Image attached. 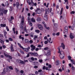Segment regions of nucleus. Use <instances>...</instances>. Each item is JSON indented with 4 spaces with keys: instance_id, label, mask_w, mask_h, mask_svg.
Returning <instances> with one entry per match:
<instances>
[{
    "instance_id": "f257e3e1",
    "label": "nucleus",
    "mask_w": 75,
    "mask_h": 75,
    "mask_svg": "<svg viewBox=\"0 0 75 75\" xmlns=\"http://www.w3.org/2000/svg\"><path fill=\"white\" fill-rule=\"evenodd\" d=\"M45 11L46 12L44 16V19L45 20L47 21L48 20V16H47V14H48L50 12V9L48 8L47 9H46L45 10Z\"/></svg>"
},
{
    "instance_id": "f03ea898",
    "label": "nucleus",
    "mask_w": 75,
    "mask_h": 75,
    "mask_svg": "<svg viewBox=\"0 0 75 75\" xmlns=\"http://www.w3.org/2000/svg\"><path fill=\"white\" fill-rule=\"evenodd\" d=\"M24 61L20 59H18L17 60V62H18V63H19V64H23V65H25V62H28V60H24Z\"/></svg>"
},
{
    "instance_id": "7ed1b4c3",
    "label": "nucleus",
    "mask_w": 75,
    "mask_h": 75,
    "mask_svg": "<svg viewBox=\"0 0 75 75\" xmlns=\"http://www.w3.org/2000/svg\"><path fill=\"white\" fill-rule=\"evenodd\" d=\"M60 57L61 59H64V57H65V54L64 52L63 51H62L60 52Z\"/></svg>"
},
{
    "instance_id": "20e7f679",
    "label": "nucleus",
    "mask_w": 75,
    "mask_h": 75,
    "mask_svg": "<svg viewBox=\"0 0 75 75\" xmlns=\"http://www.w3.org/2000/svg\"><path fill=\"white\" fill-rule=\"evenodd\" d=\"M65 45L64 44V43H62L61 44V45L60 46V47H58V49L59 50V52L58 53H60V47L61 48L62 47L63 49V50H64L65 49Z\"/></svg>"
},
{
    "instance_id": "39448f33",
    "label": "nucleus",
    "mask_w": 75,
    "mask_h": 75,
    "mask_svg": "<svg viewBox=\"0 0 75 75\" xmlns=\"http://www.w3.org/2000/svg\"><path fill=\"white\" fill-rule=\"evenodd\" d=\"M53 28L54 31H56L57 30V27H58V24L56 23H54L53 24Z\"/></svg>"
},
{
    "instance_id": "423d86ee",
    "label": "nucleus",
    "mask_w": 75,
    "mask_h": 75,
    "mask_svg": "<svg viewBox=\"0 0 75 75\" xmlns=\"http://www.w3.org/2000/svg\"><path fill=\"white\" fill-rule=\"evenodd\" d=\"M29 54L30 55H33V56H35V57H37V56H38V53H32L31 52H29Z\"/></svg>"
},
{
    "instance_id": "0eeeda50",
    "label": "nucleus",
    "mask_w": 75,
    "mask_h": 75,
    "mask_svg": "<svg viewBox=\"0 0 75 75\" xmlns=\"http://www.w3.org/2000/svg\"><path fill=\"white\" fill-rule=\"evenodd\" d=\"M68 27H65L64 29V34H68Z\"/></svg>"
},
{
    "instance_id": "6e6552de",
    "label": "nucleus",
    "mask_w": 75,
    "mask_h": 75,
    "mask_svg": "<svg viewBox=\"0 0 75 75\" xmlns=\"http://www.w3.org/2000/svg\"><path fill=\"white\" fill-rule=\"evenodd\" d=\"M4 54L5 57H6L7 58H9L10 59H12L13 58H12L11 56H10V55H8L5 53H4Z\"/></svg>"
},
{
    "instance_id": "1a4fd4ad",
    "label": "nucleus",
    "mask_w": 75,
    "mask_h": 75,
    "mask_svg": "<svg viewBox=\"0 0 75 75\" xmlns=\"http://www.w3.org/2000/svg\"><path fill=\"white\" fill-rule=\"evenodd\" d=\"M35 12H37L38 14H40L41 13V11L40 10V8H37V9L36 10Z\"/></svg>"
},
{
    "instance_id": "9d476101",
    "label": "nucleus",
    "mask_w": 75,
    "mask_h": 75,
    "mask_svg": "<svg viewBox=\"0 0 75 75\" xmlns=\"http://www.w3.org/2000/svg\"><path fill=\"white\" fill-rule=\"evenodd\" d=\"M23 49L25 51H26V52H28V51L30 49V47H28L27 48H24Z\"/></svg>"
},
{
    "instance_id": "9b49d317",
    "label": "nucleus",
    "mask_w": 75,
    "mask_h": 75,
    "mask_svg": "<svg viewBox=\"0 0 75 75\" xmlns=\"http://www.w3.org/2000/svg\"><path fill=\"white\" fill-rule=\"evenodd\" d=\"M15 70H16V72H17L18 75H20V71H19L18 69H17V68H16Z\"/></svg>"
},
{
    "instance_id": "f8f14e48",
    "label": "nucleus",
    "mask_w": 75,
    "mask_h": 75,
    "mask_svg": "<svg viewBox=\"0 0 75 75\" xmlns=\"http://www.w3.org/2000/svg\"><path fill=\"white\" fill-rule=\"evenodd\" d=\"M30 47H31V48H32L31 49V50L32 51H34V50H35V46H34V45H32L31 46H30Z\"/></svg>"
},
{
    "instance_id": "ddd939ff",
    "label": "nucleus",
    "mask_w": 75,
    "mask_h": 75,
    "mask_svg": "<svg viewBox=\"0 0 75 75\" xmlns=\"http://www.w3.org/2000/svg\"><path fill=\"white\" fill-rule=\"evenodd\" d=\"M50 55H51V51L48 50L47 51V56H49L50 57Z\"/></svg>"
},
{
    "instance_id": "4468645a",
    "label": "nucleus",
    "mask_w": 75,
    "mask_h": 75,
    "mask_svg": "<svg viewBox=\"0 0 75 75\" xmlns=\"http://www.w3.org/2000/svg\"><path fill=\"white\" fill-rule=\"evenodd\" d=\"M38 28L40 30H42L43 28H42V26L41 24H39L38 25Z\"/></svg>"
},
{
    "instance_id": "2eb2a0df",
    "label": "nucleus",
    "mask_w": 75,
    "mask_h": 75,
    "mask_svg": "<svg viewBox=\"0 0 75 75\" xmlns=\"http://www.w3.org/2000/svg\"><path fill=\"white\" fill-rule=\"evenodd\" d=\"M11 52H14V48H13V45L11 44Z\"/></svg>"
},
{
    "instance_id": "dca6fc26",
    "label": "nucleus",
    "mask_w": 75,
    "mask_h": 75,
    "mask_svg": "<svg viewBox=\"0 0 75 75\" xmlns=\"http://www.w3.org/2000/svg\"><path fill=\"white\" fill-rule=\"evenodd\" d=\"M16 5L17 8H18V9H19V8H18L19 6V2H16Z\"/></svg>"
},
{
    "instance_id": "f3484780",
    "label": "nucleus",
    "mask_w": 75,
    "mask_h": 75,
    "mask_svg": "<svg viewBox=\"0 0 75 75\" xmlns=\"http://www.w3.org/2000/svg\"><path fill=\"white\" fill-rule=\"evenodd\" d=\"M4 36L6 38H7V36H6V34H7V32L6 30L4 31Z\"/></svg>"
},
{
    "instance_id": "a211bd4d",
    "label": "nucleus",
    "mask_w": 75,
    "mask_h": 75,
    "mask_svg": "<svg viewBox=\"0 0 75 75\" xmlns=\"http://www.w3.org/2000/svg\"><path fill=\"white\" fill-rule=\"evenodd\" d=\"M37 21L40 22V21L41 20V19L40 17H38L37 18Z\"/></svg>"
},
{
    "instance_id": "6ab92c4d",
    "label": "nucleus",
    "mask_w": 75,
    "mask_h": 75,
    "mask_svg": "<svg viewBox=\"0 0 75 75\" xmlns=\"http://www.w3.org/2000/svg\"><path fill=\"white\" fill-rule=\"evenodd\" d=\"M4 8H0V11L1 13H3V12L4 11Z\"/></svg>"
},
{
    "instance_id": "aec40b11",
    "label": "nucleus",
    "mask_w": 75,
    "mask_h": 75,
    "mask_svg": "<svg viewBox=\"0 0 75 75\" xmlns=\"http://www.w3.org/2000/svg\"><path fill=\"white\" fill-rule=\"evenodd\" d=\"M18 44L21 48H22V49L24 48V47L22 46L21 44L19 43H18Z\"/></svg>"
},
{
    "instance_id": "412c9836",
    "label": "nucleus",
    "mask_w": 75,
    "mask_h": 75,
    "mask_svg": "<svg viewBox=\"0 0 75 75\" xmlns=\"http://www.w3.org/2000/svg\"><path fill=\"white\" fill-rule=\"evenodd\" d=\"M1 27H4L6 26V24H1Z\"/></svg>"
},
{
    "instance_id": "4be33fe9",
    "label": "nucleus",
    "mask_w": 75,
    "mask_h": 75,
    "mask_svg": "<svg viewBox=\"0 0 75 75\" xmlns=\"http://www.w3.org/2000/svg\"><path fill=\"white\" fill-rule=\"evenodd\" d=\"M35 33H38H38H40V31L38 30H35Z\"/></svg>"
},
{
    "instance_id": "5701e85b",
    "label": "nucleus",
    "mask_w": 75,
    "mask_h": 75,
    "mask_svg": "<svg viewBox=\"0 0 75 75\" xmlns=\"http://www.w3.org/2000/svg\"><path fill=\"white\" fill-rule=\"evenodd\" d=\"M62 11H63V8H62L61 9L60 13V15L61 16V15H62Z\"/></svg>"
},
{
    "instance_id": "b1692460",
    "label": "nucleus",
    "mask_w": 75,
    "mask_h": 75,
    "mask_svg": "<svg viewBox=\"0 0 75 75\" xmlns=\"http://www.w3.org/2000/svg\"><path fill=\"white\" fill-rule=\"evenodd\" d=\"M70 38L71 39H73V38H74V36L71 35H70Z\"/></svg>"
},
{
    "instance_id": "393cba45",
    "label": "nucleus",
    "mask_w": 75,
    "mask_h": 75,
    "mask_svg": "<svg viewBox=\"0 0 75 75\" xmlns=\"http://www.w3.org/2000/svg\"><path fill=\"white\" fill-rule=\"evenodd\" d=\"M70 60L73 64H75V61L74 60L72 59H70Z\"/></svg>"
},
{
    "instance_id": "a878e982",
    "label": "nucleus",
    "mask_w": 75,
    "mask_h": 75,
    "mask_svg": "<svg viewBox=\"0 0 75 75\" xmlns=\"http://www.w3.org/2000/svg\"><path fill=\"white\" fill-rule=\"evenodd\" d=\"M56 65H58L59 64V61H57L56 62Z\"/></svg>"
},
{
    "instance_id": "bb28decb",
    "label": "nucleus",
    "mask_w": 75,
    "mask_h": 75,
    "mask_svg": "<svg viewBox=\"0 0 75 75\" xmlns=\"http://www.w3.org/2000/svg\"><path fill=\"white\" fill-rule=\"evenodd\" d=\"M7 10H6L4 9V11L3 12L4 14H6L7 13Z\"/></svg>"
},
{
    "instance_id": "cd10ccee",
    "label": "nucleus",
    "mask_w": 75,
    "mask_h": 75,
    "mask_svg": "<svg viewBox=\"0 0 75 75\" xmlns=\"http://www.w3.org/2000/svg\"><path fill=\"white\" fill-rule=\"evenodd\" d=\"M0 42L2 44V45H4V41L0 39Z\"/></svg>"
},
{
    "instance_id": "c85d7f7f",
    "label": "nucleus",
    "mask_w": 75,
    "mask_h": 75,
    "mask_svg": "<svg viewBox=\"0 0 75 75\" xmlns=\"http://www.w3.org/2000/svg\"><path fill=\"white\" fill-rule=\"evenodd\" d=\"M27 2L29 4V5H31V2H30L29 0H27Z\"/></svg>"
},
{
    "instance_id": "c756f323",
    "label": "nucleus",
    "mask_w": 75,
    "mask_h": 75,
    "mask_svg": "<svg viewBox=\"0 0 75 75\" xmlns=\"http://www.w3.org/2000/svg\"><path fill=\"white\" fill-rule=\"evenodd\" d=\"M44 27H45L46 29H47V30H50V28L49 27H47V25H45V26Z\"/></svg>"
},
{
    "instance_id": "7c9ffc66",
    "label": "nucleus",
    "mask_w": 75,
    "mask_h": 75,
    "mask_svg": "<svg viewBox=\"0 0 75 75\" xmlns=\"http://www.w3.org/2000/svg\"><path fill=\"white\" fill-rule=\"evenodd\" d=\"M29 24L31 27H32V26H33V23H32L31 22H29Z\"/></svg>"
},
{
    "instance_id": "2f4dec72",
    "label": "nucleus",
    "mask_w": 75,
    "mask_h": 75,
    "mask_svg": "<svg viewBox=\"0 0 75 75\" xmlns=\"http://www.w3.org/2000/svg\"><path fill=\"white\" fill-rule=\"evenodd\" d=\"M8 40L10 41H13V39H12L11 38H9Z\"/></svg>"
},
{
    "instance_id": "473e14b6",
    "label": "nucleus",
    "mask_w": 75,
    "mask_h": 75,
    "mask_svg": "<svg viewBox=\"0 0 75 75\" xmlns=\"http://www.w3.org/2000/svg\"><path fill=\"white\" fill-rule=\"evenodd\" d=\"M30 37H33V36H34V34H33V33H32L31 34V33H30Z\"/></svg>"
},
{
    "instance_id": "72a5a7b5",
    "label": "nucleus",
    "mask_w": 75,
    "mask_h": 75,
    "mask_svg": "<svg viewBox=\"0 0 75 75\" xmlns=\"http://www.w3.org/2000/svg\"><path fill=\"white\" fill-rule=\"evenodd\" d=\"M75 27V24H74V26H72L71 27V28L73 30H74V28Z\"/></svg>"
},
{
    "instance_id": "f704fd0d",
    "label": "nucleus",
    "mask_w": 75,
    "mask_h": 75,
    "mask_svg": "<svg viewBox=\"0 0 75 75\" xmlns=\"http://www.w3.org/2000/svg\"><path fill=\"white\" fill-rule=\"evenodd\" d=\"M31 21H32V22H35V19H34L33 18H32L31 19Z\"/></svg>"
},
{
    "instance_id": "c9c22d12",
    "label": "nucleus",
    "mask_w": 75,
    "mask_h": 75,
    "mask_svg": "<svg viewBox=\"0 0 75 75\" xmlns=\"http://www.w3.org/2000/svg\"><path fill=\"white\" fill-rule=\"evenodd\" d=\"M29 42L30 41H29L28 40L25 39V42Z\"/></svg>"
},
{
    "instance_id": "e433bc0d",
    "label": "nucleus",
    "mask_w": 75,
    "mask_h": 75,
    "mask_svg": "<svg viewBox=\"0 0 75 75\" xmlns=\"http://www.w3.org/2000/svg\"><path fill=\"white\" fill-rule=\"evenodd\" d=\"M5 5L6 6H8V2H6L5 3Z\"/></svg>"
},
{
    "instance_id": "4c0bfd02",
    "label": "nucleus",
    "mask_w": 75,
    "mask_h": 75,
    "mask_svg": "<svg viewBox=\"0 0 75 75\" xmlns=\"http://www.w3.org/2000/svg\"><path fill=\"white\" fill-rule=\"evenodd\" d=\"M9 68L11 70H13V67H12L11 66H10L9 67Z\"/></svg>"
},
{
    "instance_id": "58836bf2",
    "label": "nucleus",
    "mask_w": 75,
    "mask_h": 75,
    "mask_svg": "<svg viewBox=\"0 0 75 75\" xmlns=\"http://www.w3.org/2000/svg\"><path fill=\"white\" fill-rule=\"evenodd\" d=\"M71 69L72 71H74V70H75V67L73 66H72L71 67Z\"/></svg>"
},
{
    "instance_id": "ea45409f",
    "label": "nucleus",
    "mask_w": 75,
    "mask_h": 75,
    "mask_svg": "<svg viewBox=\"0 0 75 75\" xmlns=\"http://www.w3.org/2000/svg\"><path fill=\"white\" fill-rule=\"evenodd\" d=\"M20 52L21 54H24V52L22 51V50H20Z\"/></svg>"
},
{
    "instance_id": "a19ab883",
    "label": "nucleus",
    "mask_w": 75,
    "mask_h": 75,
    "mask_svg": "<svg viewBox=\"0 0 75 75\" xmlns=\"http://www.w3.org/2000/svg\"><path fill=\"white\" fill-rule=\"evenodd\" d=\"M60 34V33L59 32H58L56 33V35L57 36H59V35Z\"/></svg>"
},
{
    "instance_id": "79ce46f5",
    "label": "nucleus",
    "mask_w": 75,
    "mask_h": 75,
    "mask_svg": "<svg viewBox=\"0 0 75 75\" xmlns=\"http://www.w3.org/2000/svg\"><path fill=\"white\" fill-rule=\"evenodd\" d=\"M43 46V44H42V46L41 45H38V47H42Z\"/></svg>"
},
{
    "instance_id": "37998d69",
    "label": "nucleus",
    "mask_w": 75,
    "mask_h": 75,
    "mask_svg": "<svg viewBox=\"0 0 75 75\" xmlns=\"http://www.w3.org/2000/svg\"><path fill=\"white\" fill-rule=\"evenodd\" d=\"M6 29L8 31H9V29L8 28V26H6Z\"/></svg>"
},
{
    "instance_id": "c03bdc74",
    "label": "nucleus",
    "mask_w": 75,
    "mask_h": 75,
    "mask_svg": "<svg viewBox=\"0 0 75 75\" xmlns=\"http://www.w3.org/2000/svg\"><path fill=\"white\" fill-rule=\"evenodd\" d=\"M4 35L3 34H0V37H1V38L3 37Z\"/></svg>"
},
{
    "instance_id": "a18cd8bd",
    "label": "nucleus",
    "mask_w": 75,
    "mask_h": 75,
    "mask_svg": "<svg viewBox=\"0 0 75 75\" xmlns=\"http://www.w3.org/2000/svg\"><path fill=\"white\" fill-rule=\"evenodd\" d=\"M44 50H48V47H46L44 48Z\"/></svg>"
},
{
    "instance_id": "49530a36",
    "label": "nucleus",
    "mask_w": 75,
    "mask_h": 75,
    "mask_svg": "<svg viewBox=\"0 0 75 75\" xmlns=\"http://www.w3.org/2000/svg\"><path fill=\"white\" fill-rule=\"evenodd\" d=\"M48 42L47 41H45L44 43L45 44H47Z\"/></svg>"
},
{
    "instance_id": "de8ad7c7",
    "label": "nucleus",
    "mask_w": 75,
    "mask_h": 75,
    "mask_svg": "<svg viewBox=\"0 0 75 75\" xmlns=\"http://www.w3.org/2000/svg\"><path fill=\"white\" fill-rule=\"evenodd\" d=\"M28 22H29V21H30V16H28Z\"/></svg>"
},
{
    "instance_id": "09e8293b",
    "label": "nucleus",
    "mask_w": 75,
    "mask_h": 75,
    "mask_svg": "<svg viewBox=\"0 0 75 75\" xmlns=\"http://www.w3.org/2000/svg\"><path fill=\"white\" fill-rule=\"evenodd\" d=\"M6 71H3L2 73V75H4V74H6Z\"/></svg>"
},
{
    "instance_id": "8fccbe9b",
    "label": "nucleus",
    "mask_w": 75,
    "mask_h": 75,
    "mask_svg": "<svg viewBox=\"0 0 75 75\" xmlns=\"http://www.w3.org/2000/svg\"><path fill=\"white\" fill-rule=\"evenodd\" d=\"M71 14H73L75 13V12L74 11H72L70 13Z\"/></svg>"
},
{
    "instance_id": "3c124183",
    "label": "nucleus",
    "mask_w": 75,
    "mask_h": 75,
    "mask_svg": "<svg viewBox=\"0 0 75 75\" xmlns=\"http://www.w3.org/2000/svg\"><path fill=\"white\" fill-rule=\"evenodd\" d=\"M20 74H23L24 73V71L23 70H21L20 71Z\"/></svg>"
},
{
    "instance_id": "603ef678",
    "label": "nucleus",
    "mask_w": 75,
    "mask_h": 75,
    "mask_svg": "<svg viewBox=\"0 0 75 75\" xmlns=\"http://www.w3.org/2000/svg\"><path fill=\"white\" fill-rule=\"evenodd\" d=\"M31 4H34V3L33 2V0H31Z\"/></svg>"
},
{
    "instance_id": "864d4df0",
    "label": "nucleus",
    "mask_w": 75,
    "mask_h": 75,
    "mask_svg": "<svg viewBox=\"0 0 75 75\" xmlns=\"http://www.w3.org/2000/svg\"><path fill=\"white\" fill-rule=\"evenodd\" d=\"M31 60H32V61H34V58L33 57H31Z\"/></svg>"
},
{
    "instance_id": "5fc2aeb1",
    "label": "nucleus",
    "mask_w": 75,
    "mask_h": 75,
    "mask_svg": "<svg viewBox=\"0 0 75 75\" xmlns=\"http://www.w3.org/2000/svg\"><path fill=\"white\" fill-rule=\"evenodd\" d=\"M39 62L41 63V62H42V59H40L39 60Z\"/></svg>"
},
{
    "instance_id": "6e6d98bb",
    "label": "nucleus",
    "mask_w": 75,
    "mask_h": 75,
    "mask_svg": "<svg viewBox=\"0 0 75 75\" xmlns=\"http://www.w3.org/2000/svg\"><path fill=\"white\" fill-rule=\"evenodd\" d=\"M45 68H46V67H45V66H43V67L42 68V69H43L44 70L45 69Z\"/></svg>"
},
{
    "instance_id": "4d7b16f0",
    "label": "nucleus",
    "mask_w": 75,
    "mask_h": 75,
    "mask_svg": "<svg viewBox=\"0 0 75 75\" xmlns=\"http://www.w3.org/2000/svg\"><path fill=\"white\" fill-rule=\"evenodd\" d=\"M68 58H69V59H71V57L70 56H69L68 57Z\"/></svg>"
},
{
    "instance_id": "13d9d810",
    "label": "nucleus",
    "mask_w": 75,
    "mask_h": 75,
    "mask_svg": "<svg viewBox=\"0 0 75 75\" xmlns=\"http://www.w3.org/2000/svg\"><path fill=\"white\" fill-rule=\"evenodd\" d=\"M34 68H35V69H37V68H38V66H35L34 67Z\"/></svg>"
},
{
    "instance_id": "bf43d9fd",
    "label": "nucleus",
    "mask_w": 75,
    "mask_h": 75,
    "mask_svg": "<svg viewBox=\"0 0 75 75\" xmlns=\"http://www.w3.org/2000/svg\"><path fill=\"white\" fill-rule=\"evenodd\" d=\"M34 38H38V36L35 35Z\"/></svg>"
},
{
    "instance_id": "052dcab7",
    "label": "nucleus",
    "mask_w": 75,
    "mask_h": 75,
    "mask_svg": "<svg viewBox=\"0 0 75 75\" xmlns=\"http://www.w3.org/2000/svg\"><path fill=\"white\" fill-rule=\"evenodd\" d=\"M38 71H36L35 72V74H36V75H37V74H38Z\"/></svg>"
},
{
    "instance_id": "680f3d73",
    "label": "nucleus",
    "mask_w": 75,
    "mask_h": 75,
    "mask_svg": "<svg viewBox=\"0 0 75 75\" xmlns=\"http://www.w3.org/2000/svg\"><path fill=\"white\" fill-rule=\"evenodd\" d=\"M49 42L50 43V41H51V38H49Z\"/></svg>"
},
{
    "instance_id": "e2e57ef3",
    "label": "nucleus",
    "mask_w": 75,
    "mask_h": 75,
    "mask_svg": "<svg viewBox=\"0 0 75 75\" xmlns=\"http://www.w3.org/2000/svg\"><path fill=\"white\" fill-rule=\"evenodd\" d=\"M42 71V70L41 69H40L38 70V72H41Z\"/></svg>"
},
{
    "instance_id": "0e129e2a",
    "label": "nucleus",
    "mask_w": 75,
    "mask_h": 75,
    "mask_svg": "<svg viewBox=\"0 0 75 75\" xmlns=\"http://www.w3.org/2000/svg\"><path fill=\"white\" fill-rule=\"evenodd\" d=\"M49 68H51L52 67V66H51V65L49 64L48 66Z\"/></svg>"
},
{
    "instance_id": "69168bd1",
    "label": "nucleus",
    "mask_w": 75,
    "mask_h": 75,
    "mask_svg": "<svg viewBox=\"0 0 75 75\" xmlns=\"http://www.w3.org/2000/svg\"><path fill=\"white\" fill-rule=\"evenodd\" d=\"M33 4V6H37V3H34V4Z\"/></svg>"
},
{
    "instance_id": "338daca9",
    "label": "nucleus",
    "mask_w": 75,
    "mask_h": 75,
    "mask_svg": "<svg viewBox=\"0 0 75 75\" xmlns=\"http://www.w3.org/2000/svg\"><path fill=\"white\" fill-rule=\"evenodd\" d=\"M11 20H14V17H13V16H11Z\"/></svg>"
},
{
    "instance_id": "774afa93",
    "label": "nucleus",
    "mask_w": 75,
    "mask_h": 75,
    "mask_svg": "<svg viewBox=\"0 0 75 75\" xmlns=\"http://www.w3.org/2000/svg\"><path fill=\"white\" fill-rule=\"evenodd\" d=\"M59 71H60V72H62V69H59Z\"/></svg>"
}]
</instances>
